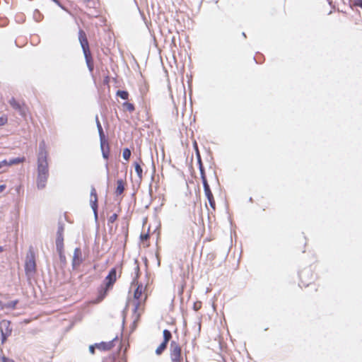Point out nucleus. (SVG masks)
Here are the masks:
<instances>
[{"instance_id": "1", "label": "nucleus", "mask_w": 362, "mask_h": 362, "mask_svg": "<svg viewBox=\"0 0 362 362\" xmlns=\"http://www.w3.org/2000/svg\"><path fill=\"white\" fill-rule=\"evenodd\" d=\"M122 274V264L115 265L109 271L103 284L98 288V295L95 299L96 303H100L105 298L108 293L113 288L117 280L121 277Z\"/></svg>"}, {"instance_id": "2", "label": "nucleus", "mask_w": 362, "mask_h": 362, "mask_svg": "<svg viewBox=\"0 0 362 362\" xmlns=\"http://www.w3.org/2000/svg\"><path fill=\"white\" fill-rule=\"evenodd\" d=\"M134 270L135 276L133 279L132 285L136 286L134 292V300L135 304L134 310L137 311L141 306L144 305L148 295L147 293V285L144 286L139 282V278L140 276V268L139 264L135 266Z\"/></svg>"}, {"instance_id": "3", "label": "nucleus", "mask_w": 362, "mask_h": 362, "mask_svg": "<svg viewBox=\"0 0 362 362\" xmlns=\"http://www.w3.org/2000/svg\"><path fill=\"white\" fill-rule=\"evenodd\" d=\"M47 153L44 149H40L38 155V175L37 177V186L38 189L45 187L48 179V163L47 160Z\"/></svg>"}, {"instance_id": "4", "label": "nucleus", "mask_w": 362, "mask_h": 362, "mask_svg": "<svg viewBox=\"0 0 362 362\" xmlns=\"http://www.w3.org/2000/svg\"><path fill=\"white\" fill-rule=\"evenodd\" d=\"M78 40H79L81 46L82 47L88 69L90 71H92L93 70V67H94L93 60L92 54H91V52L90 50L87 36H86V34L84 30H79Z\"/></svg>"}, {"instance_id": "5", "label": "nucleus", "mask_w": 362, "mask_h": 362, "mask_svg": "<svg viewBox=\"0 0 362 362\" xmlns=\"http://www.w3.org/2000/svg\"><path fill=\"white\" fill-rule=\"evenodd\" d=\"M170 358L171 362L183 361L182 347L175 341H172L170 345Z\"/></svg>"}, {"instance_id": "6", "label": "nucleus", "mask_w": 362, "mask_h": 362, "mask_svg": "<svg viewBox=\"0 0 362 362\" xmlns=\"http://www.w3.org/2000/svg\"><path fill=\"white\" fill-rule=\"evenodd\" d=\"M25 271L27 275L33 274L36 271L35 255L32 250L26 256Z\"/></svg>"}, {"instance_id": "7", "label": "nucleus", "mask_w": 362, "mask_h": 362, "mask_svg": "<svg viewBox=\"0 0 362 362\" xmlns=\"http://www.w3.org/2000/svg\"><path fill=\"white\" fill-rule=\"evenodd\" d=\"M0 330L1 333V342L4 343L8 336L11 334L12 328L9 320H3L0 322Z\"/></svg>"}, {"instance_id": "8", "label": "nucleus", "mask_w": 362, "mask_h": 362, "mask_svg": "<svg viewBox=\"0 0 362 362\" xmlns=\"http://www.w3.org/2000/svg\"><path fill=\"white\" fill-rule=\"evenodd\" d=\"M64 226H60L58 228L56 238V247L59 255L62 256L64 252Z\"/></svg>"}, {"instance_id": "9", "label": "nucleus", "mask_w": 362, "mask_h": 362, "mask_svg": "<svg viewBox=\"0 0 362 362\" xmlns=\"http://www.w3.org/2000/svg\"><path fill=\"white\" fill-rule=\"evenodd\" d=\"M8 103L14 110L18 111L21 116H26L28 107L24 103L18 102L14 98H12Z\"/></svg>"}, {"instance_id": "10", "label": "nucleus", "mask_w": 362, "mask_h": 362, "mask_svg": "<svg viewBox=\"0 0 362 362\" xmlns=\"http://www.w3.org/2000/svg\"><path fill=\"white\" fill-rule=\"evenodd\" d=\"M90 204L95 216L98 214V194L94 187H91L90 194Z\"/></svg>"}, {"instance_id": "11", "label": "nucleus", "mask_w": 362, "mask_h": 362, "mask_svg": "<svg viewBox=\"0 0 362 362\" xmlns=\"http://www.w3.org/2000/svg\"><path fill=\"white\" fill-rule=\"evenodd\" d=\"M143 161L141 158H139L138 161H135L134 163V167L135 172L138 176V178L140 181L143 179V169L141 168V165H143Z\"/></svg>"}, {"instance_id": "12", "label": "nucleus", "mask_w": 362, "mask_h": 362, "mask_svg": "<svg viewBox=\"0 0 362 362\" xmlns=\"http://www.w3.org/2000/svg\"><path fill=\"white\" fill-rule=\"evenodd\" d=\"M83 262L81 251L80 248H76L74 252L73 265L79 266Z\"/></svg>"}, {"instance_id": "13", "label": "nucleus", "mask_w": 362, "mask_h": 362, "mask_svg": "<svg viewBox=\"0 0 362 362\" xmlns=\"http://www.w3.org/2000/svg\"><path fill=\"white\" fill-rule=\"evenodd\" d=\"M95 346L100 351H110L114 347V344L112 341L107 342L103 341L98 344H95Z\"/></svg>"}, {"instance_id": "14", "label": "nucleus", "mask_w": 362, "mask_h": 362, "mask_svg": "<svg viewBox=\"0 0 362 362\" xmlns=\"http://www.w3.org/2000/svg\"><path fill=\"white\" fill-rule=\"evenodd\" d=\"M126 182L122 180L119 179L117 181V187L115 189V194L117 195H121L125 189Z\"/></svg>"}, {"instance_id": "15", "label": "nucleus", "mask_w": 362, "mask_h": 362, "mask_svg": "<svg viewBox=\"0 0 362 362\" xmlns=\"http://www.w3.org/2000/svg\"><path fill=\"white\" fill-rule=\"evenodd\" d=\"M204 194L209 201L210 206L214 211L216 209V202L211 191L207 192Z\"/></svg>"}, {"instance_id": "16", "label": "nucleus", "mask_w": 362, "mask_h": 362, "mask_svg": "<svg viewBox=\"0 0 362 362\" xmlns=\"http://www.w3.org/2000/svg\"><path fill=\"white\" fill-rule=\"evenodd\" d=\"M122 107L124 111L133 112L135 110V107L133 103L125 102L122 103Z\"/></svg>"}, {"instance_id": "17", "label": "nucleus", "mask_w": 362, "mask_h": 362, "mask_svg": "<svg viewBox=\"0 0 362 362\" xmlns=\"http://www.w3.org/2000/svg\"><path fill=\"white\" fill-rule=\"evenodd\" d=\"M18 303H19V300L16 299V300L10 301L6 304H4V308L14 310V309H16V305H18Z\"/></svg>"}, {"instance_id": "18", "label": "nucleus", "mask_w": 362, "mask_h": 362, "mask_svg": "<svg viewBox=\"0 0 362 362\" xmlns=\"http://www.w3.org/2000/svg\"><path fill=\"white\" fill-rule=\"evenodd\" d=\"M163 342L168 344L169 341L172 338V334L168 329H164L163 332Z\"/></svg>"}, {"instance_id": "19", "label": "nucleus", "mask_w": 362, "mask_h": 362, "mask_svg": "<svg viewBox=\"0 0 362 362\" xmlns=\"http://www.w3.org/2000/svg\"><path fill=\"white\" fill-rule=\"evenodd\" d=\"M149 238H150V235H149L148 233L141 234V235H140L141 241L143 243V244L145 245V247H148L150 245L149 243L148 242Z\"/></svg>"}, {"instance_id": "20", "label": "nucleus", "mask_w": 362, "mask_h": 362, "mask_svg": "<svg viewBox=\"0 0 362 362\" xmlns=\"http://www.w3.org/2000/svg\"><path fill=\"white\" fill-rule=\"evenodd\" d=\"M25 157L16 158L10 160L8 163V165H16V164H19V163H23V162H25Z\"/></svg>"}, {"instance_id": "21", "label": "nucleus", "mask_w": 362, "mask_h": 362, "mask_svg": "<svg viewBox=\"0 0 362 362\" xmlns=\"http://www.w3.org/2000/svg\"><path fill=\"white\" fill-rule=\"evenodd\" d=\"M168 344L165 342H162L156 349V354L157 355H160L167 348Z\"/></svg>"}, {"instance_id": "22", "label": "nucleus", "mask_w": 362, "mask_h": 362, "mask_svg": "<svg viewBox=\"0 0 362 362\" xmlns=\"http://www.w3.org/2000/svg\"><path fill=\"white\" fill-rule=\"evenodd\" d=\"M117 95L123 100H127L129 98V93L126 90H117Z\"/></svg>"}, {"instance_id": "23", "label": "nucleus", "mask_w": 362, "mask_h": 362, "mask_svg": "<svg viewBox=\"0 0 362 362\" xmlns=\"http://www.w3.org/2000/svg\"><path fill=\"white\" fill-rule=\"evenodd\" d=\"M131 151L128 148H126L123 150V152H122V156L124 158V159H125L126 160H129L130 156H131Z\"/></svg>"}, {"instance_id": "24", "label": "nucleus", "mask_w": 362, "mask_h": 362, "mask_svg": "<svg viewBox=\"0 0 362 362\" xmlns=\"http://www.w3.org/2000/svg\"><path fill=\"white\" fill-rule=\"evenodd\" d=\"M117 217H118V214L117 213H115V214H112L108 218V220H107L108 226H110V224H112L113 223H115L116 221V220L117 219Z\"/></svg>"}, {"instance_id": "25", "label": "nucleus", "mask_w": 362, "mask_h": 362, "mask_svg": "<svg viewBox=\"0 0 362 362\" xmlns=\"http://www.w3.org/2000/svg\"><path fill=\"white\" fill-rule=\"evenodd\" d=\"M202 183H203V185H204V193L211 191V189H210V187H209V185L208 184L206 177H203Z\"/></svg>"}, {"instance_id": "26", "label": "nucleus", "mask_w": 362, "mask_h": 362, "mask_svg": "<svg viewBox=\"0 0 362 362\" xmlns=\"http://www.w3.org/2000/svg\"><path fill=\"white\" fill-rule=\"evenodd\" d=\"M8 122V117L6 115L0 117V127L5 125Z\"/></svg>"}, {"instance_id": "27", "label": "nucleus", "mask_w": 362, "mask_h": 362, "mask_svg": "<svg viewBox=\"0 0 362 362\" xmlns=\"http://www.w3.org/2000/svg\"><path fill=\"white\" fill-rule=\"evenodd\" d=\"M98 132H99V134H100V137L101 147H103V144L105 143V134H104L103 129H100Z\"/></svg>"}, {"instance_id": "28", "label": "nucleus", "mask_w": 362, "mask_h": 362, "mask_svg": "<svg viewBox=\"0 0 362 362\" xmlns=\"http://www.w3.org/2000/svg\"><path fill=\"white\" fill-rule=\"evenodd\" d=\"M104 144H103V147H101L102 148V151H103V157L105 158H107L108 156H109L108 144H107V151H105V148H104Z\"/></svg>"}, {"instance_id": "29", "label": "nucleus", "mask_w": 362, "mask_h": 362, "mask_svg": "<svg viewBox=\"0 0 362 362\" xmlns=\"http://www.w3.org/2000/svg\"><path fill=\"white\" fill-rule=\"evenodd\" d=\"M202 308V302L201 301H197L193 305V309L195 311H198Z\"/></svg>"}, {"instance_id": "30", "label": "nucleus", "mask_w": 362, "mask_h": 362, "mask_svg": "<svg viewBox=\"0 0 362 362\" xmlns=\"http://www.w3.org/2000/svg\"><path fill=\"white\" fill-rule=\"evenodd\" d=\"M1 362H15L12 358H8L4 355L0 356Z\"/></svg>"}, {"instance_id": "31", "label": "nucleus", "mask_w": 362, "mask_h": 362, "mask_svg": "<svg viewBox=\"0 0 362 362\" xmlns=\"http://www.w3.org/2000/svg\"><path fill=\"white\" fill-rule=\"evenodd\" d=\"M200 173H201L202 180L203 181V177H206V175H205L204 170L201 163H200Z\"/></svg>"}, {"instance_id": "32", "label": "nucleus", "mask_w": 362, "mask_h": 362, "mask_svg": "<svg viewBox=\"0 0 362 362\" xmlns=\"http://www.w3.org/2000/svg\"><path fill=\"white\" fill-rule=\"evenodd\" d=\"M354 5L362 8V0H356Z\"/></svg>"}, {"instance_id": "33", "label": "nucleus", "mask_w": 362, "mask_h": 362, "mask_svg": "<svg viewBox=\"0 0 362 362\" xmlns=\"http://www.w3.org/2000/svg\"><path fill=\"white\" fill-rule=\"evenodd\" d=\"M96 348L95 344V345H90L89 346V351L92 354H95V349Z\"/></svg>"}, {"instance_id": "34", "label": "nucleus", "mask_w": 362, "mask_h": 362, "mask_svg": "<svg viewBox=\"0 0 362 362\" xmlns=\"http://www.w3.org/2000/svg\"><path fill=\"white\" fill-rule=\"evenodd\" d=\"M6 185H0V193L4 192L6 189Z\"/></svg>"}, {"instance_id": "35", "label": "nucleus", "mask_w": 362, "mask_h": 362, "mask_svg": "<svg viewBox=\"0 0 362 362\" xmlns=\"http://www.w3.org/2000/svg\"><path fill=\"white\" fill-rule=\"evenodd\" d=\"M1 164L3 165V166L4 165H8V161H7L6 160H4L3 161L1 162Z\"/></svg>"}, {"instance_id": "36", "label": "nucleus", "mask_w": 362, "mask_h": 362, "mask_svg": "<svg viewBox=\"0 0 362 362\" xmlns=\"http://www.w3.org/2000/svg\"><path fill=\"white\" fill-rule=\"evenodd\" d=\"M97 125H98V131L100 129H103L102 127H101V124H100V122L98 120L97 121Z\"/></svg>"}, {"instance_id": "37", "label": "nucleus", "mask_w": 362, "mask_h": 362, "mask_svg": "<svg viewBox=\"0 0 362 362\" xmlns=\"http://www.w3.org/2000/svg\"><path fill=\"white\" fill-rule=\"evenodd\" d=\"M55 4H57L58 6H61L62 4L59 0H52Z\"/></svg>"}, {"instance_id": "38", "label": "nucleus", "mask_w": 362, "mask_h": 362, "mask_svg": "<svg viewBox=\"0 0 362 362\" xmlns=\"http://www.w3.org/2000/svg\"><path fill=\"white\" fill-rule=\"evenodd\" d=\"M55 4H57L58 6H61L62 4L59 0H52Z\"/></svg>"}, {"instance_id": "39", "label": "nucleus", "mask_w": 362, "mask_h": 362, "mask_svg": "<svg viewBox=\"0 0 362 362\" xmlns=\"http://www.w3.org/2000/svg\"><path fill=\"white\" fill-rule=\"evenodd\" d=\"M4 303L0 300V310H4Z\"/></svg>"}, {"instance_id": "40", "label": "nucleus", "mask_w": 362, "mask_h": 362, "mask_svg": "<svg viewBox=\"0 0 362 362\" xmlns=\"http://www.w3.org/2000/svg\"><path fill=\"white\" fill-rule=\"evenodd\" d=\"M4 249L2 246H0V253L4 252Z\"/></svg>"}, {"instance_id": "41", "label": "nucleus", "mask_w": 362, "mask_h": 362, "mask_svg": "<svg viewBox=\"0 0 362 362\" xmlns=\"http://www.w3.org/2000/svg\"><path fill=\"white\" fill-rule=\"evenodd\" d=\"M3 167V165L1 164V163L0 162V168Z\"/></svg>"}]
</instances>
